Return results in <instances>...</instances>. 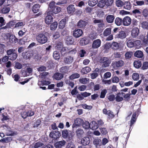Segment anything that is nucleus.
Returning <instances> with one entry per match:
<instances>
[{"label":"nucleus","instance_id":"obj_35","mask_svg":"<svg viewBox=\"0 0 148 148\" xmlns=\"http://www.w3.org/2000/svg\"><path fill=\"white\" fill-rule=\"evenodd\" d=\"M123 5L124 8L128 10H130L132 7L131 4L129 1L125 2Z\"/></svg>","mask_w":148,"mask_h":148},{"label":"nucleus","instance_id":"obj_4","mask_svg":"<svg viewBox=\"0 0 148 148\" xmlns=\"http://www.w3.org/2000/svg\"><path fill=\"white\" fill-rule=\"evenodd\" d=\"M124 64V62L122 60L112 62L111 66L114 69H117L118 68L122 66Z\"/></svg>","mask_w":148,"mask_h":148},{"label":"nucleus","instance_id":"obj_47","mask_svg":"<svg viewBox=\"0 0 148 148\" xmlns=\"http://www.w3.org/2000/svg\"><path fill=\"white\" fill-rule=\"evenodd\" d=\"M90 84L91 86H94V90L95 91L98 90L99 89L100 86L99 84L95 85L94 83L92 82H91L90 83Z\"/></svg>","mask_w":148,"mask_h":148},{"label":"nucleus","instance_id":"obj_60","mask_svg":"<svg viewBox=\"0 0 148 148\" xmlns=\"http://www.w3.org/2000/svg\"><path fill=\"white\" fill-rule=\"evenodd\" d=\"M132 77L134 80H138L139 79V75L136 73H134L132 75Z\"/></svg>","mask_w":148,"mask_h":148},{"label":"nucleus","instance_id":"obj_48","mask_svg":"<svg viewBox=\"0 0 148 148\" xmlns=\"http://www.w3.org/2000/svg\"><path fill=\"white\" fill-rule=\"evenodd\" d=\"M58 23L57 22H54L51 25L50 28L52 30H55L57 28Z\"/></svg>","mask_w":148,"mask_h":148},{"label":"nucleus","instance_id":"obj_3","mask_svg":"<svg viewBox=\"0 0 148 148\" xmlns=\"http://www.w3.org/2000/svg\"><path fill=\"white\" fill-rule=\"evenodd\" d=\"M100 62L102 64L103 67H108L111 62V60L107 57H103L101 58Z\"/></svg>","mask_w":148,"mask_h":148},{"label":"nucleus","instance_id":"obj_36","mask_svg":"<svg viewBox=\"0 0 148 148\" xmlns=\"http://www.w3.org/2000/svg\"><path fill=\"white\" fill-rule=\"evenodd\" d=\"M62 134L63 138L64 139H66L69 134V132L68 130L65 129L62 131Z\"/></svg>","mask_w":148,"mask_h":148},{"label":"nucleus","instance_id":"obj_9","mask_svg":"<svg viewBox=\"0 0 148 148\" xmlns=\"http://www.w3.org/2000/svg\"><path fill=\"white\" fill-rule=\"evenodd\" d=\"M83 33V32L82 29H77L73 31V35L75 38H78L82 36Z\"/></svg>","mask_w":148,"mask_h":148},{"label":"nucleus","instance_id":"obj_61","mask_svg":"<svg viewBox=\"0 0 148 148\" xmlns=\"http://www.w3.org/2000/svg\"><path fill=\"white\" fill-rule=\"evenodd\" d=\"M79 53L80 57L81 58H83L85 56V55L86 54V52L84 50L81 49L79 51Z\"/></svg>","mask_w":148,"mask_h":148},{"label":"nucleus","instance_id":"obj_64","mask_svg":"<svg viewBox=\"0 0 148 148\" xmlns=\"http://www.w3.org/2000/svg\"><path fill=\"white\" fill-rule=\"evenodd\" d=\"M43 145V144L41 142H38L36 143L34 145V148H38L42 147Z\"/></svg>","mask_w":148,"mask_h":148},{"label":"nucleus","instance_id":"obj_51","mask_svg":"<svg viewBox=\"0 0 148 148\" xmlns=\"http://www.w3.org/2000/svg\"><path fill=\"white\" fill-rule=\"evenodd\" d=\"M80 76L77 73H73L69 77V78L71 79L79 78Z\"/></svg>","mask_w":148,"mask_h":148},{"label":"nucleus","instance_id":"obj_29","mask_svg":"<svg viewBox=\"0 0 148 148\" xmlns=\"http://www.w3.org/2000/svg\"><path fill=\"white\" fill-rule=\"evenodd\" d=\"M89 42V40L87 38H83L81 39L79 43L81 45L83 46L87 44Z\"/></svg>","mask_w":148,"mask_h":148},{"label":"nucleus","instance_id":"obj_59","mask_svg":"<svg viewBox=\"0 0 148 148\" xmlns=\"http://www.w3.org/2000/svg\"><path fill=\"white\" fill-rule=\"evenodd\" d=\"M132 55V52H127L125 54V58L126 59H129L131 58Z\"/></svg>","mask_w":148,"mask_h":148},{"label":"nucleus","instance_id":"obj_41","mask_svg":"<svg viewBox=\"0 0 148 148\" xmlns=\"http://www.w3.org/2000/svg\"><path fill=\"white\" fill-rule=\"evenodd\" d=\"M83 127L86 129H88L89 128H90V123L87 121H85V122L83 121V123L82 124Z\"/></svg>","mask_w":148,"mask_h":148},{"label":"nucleus","instance_id":"obj_34","mask_svg":"<svg viewBox=\"0 0 148 148\" xmlns=\"http://www.w3.org/2000/svg\"><path fill=\"white\" fill-rule=\"evenodd\" d=\"M111 28H106L104 31L103 35L104 36H107L111 34Z\"/></svg>","mask_w":148,"mask_h":148},{"label":"nucleus","instance_id":"obj_23","mask_svg":"<svg viewBox=\"0 0 148 148\" xmlns=\"http://www.w3.org/2000/svg\"><path fill=\"white\" fill-rule=\"evenodd\" d=\"M99 127L97 123L95 121L90 122V128L93 130H95Z\"/></svg>","mask_w":148,"mask_h":148},{"label":"nucleus","instance_id":"obj_37","mask_svg":"<svg viewBox=\"0 0 148 148\" xmlns=\"http://www.w3.org/2000/svg\"><path fill=\"white\" fill-rule=\"evenodd\" d=\"M69 132V134L67 138V140L70 142H72V141L73 140V133L71 131H70Z\"/></svg>","mask_w":148,"mask_h":148},{"label":"nucleus","instance_id":"obj_13","mask_svg":"<svg viewBox=\"0 0 148 148\" xmlns=\"http://www.w3.org/2000/svg\"><path fill=\"white\" fill-rule=\"evenodd\" d=\"M126 36V35L125 32L122 30L119 31V33L116 35V38H120L121 39L125 38Z\"/></svg>","mask_w":148,"mask_h":148},{"label":"nucleus","instance_id":"obj_52","mask_svg":"<svg viewBox=\"0 0 148 148\" xmlns=\"http://www.w3.org/2000/svg\"><path fill=\"white\" fill-rule=\"evenodd\" d=\"M116 6L118 7H122L124 4L123 2L120 0H116Z\"/></svg>","mask_w":148,"mask_h":148},{"label":"nucleus","instance_id":"obj_11","mask_svg":"<svg viewBox=\"0 0 148 148\" xmlns=\"http://www.w3.org/2000/svg\"><path fill=\"white\" fill-rule=\"evenodd\" d=\"M101 44V41L100 39L95 40L92 42V48L93 49H97L100 46Z\"/></svg>","mask_w":148,"mask_h":148},{"label":"nucleus","instance_id":"obj_45","mask_svg":"<svg viewBox=\"0 0 148 148\" xmlns=\"http://www.w3.org/2000/svg\"><path fill=\"white\" fill-rule=\"evenodd\" d=\"M112 47L113 49H118L119 48V43L115 42H113L112 43Z\"/></svg>","mask_w":148,"mask_h":148},{"label":"nucleus","instance_id":"obj_19","mask_svg":"<svg viewBox=\"0 0 148 148\" xmlns=\"http://www.w3.org/2000/svg\"><path fill=\"white\" fill-rule=\"evenodd\" d=\"M115 18L114 16L112 15H108L106 17V21L108 23H112Z\"/></svg>","mask_w":148,"mask_h":148},{"label":"nucleus","instance_id":"obj_14","mask_svg":"<svg viewBox=\"0 0 148 148\" xmlns=\"http://www.w3.org/2000/svg\"><path fill=\"white\" fill-rule=\"evenodd\" d=\"M67 11L69 14H73L75 12V8L74 5H70L67 7Z\"/></svg>","mask_w":148,"mask_h":148},{"label":"nucleus","instance_id":"obj_12","mask_svg":"<svg viewBox=\"0 0 148 148\" xmlns=\"http://www.w3.org/2000/svg\"><path fill=\"white\" fill-rule=\"evenodd\" d=\"M48 12H47V16H46L45 19V22L48 25H49L53 22V18L52 17V15L50 14H49Z\"/></svg>","mask_w":148,"mask_h":148},{"label":"nucleus","instance_id":"obj_57","mask_svg":"<svg viewBox=\"0 0 148 148\" xmlns=\"http://www.w3.org/2000/svg\"><path fill=\"white\" fill-rule=\"evenodd\" d=\"M111 80L112 83H117L119 81V77L116 76L113 77L111 78Z\"/></svg>","mask_w":148,"mask_h":148},{"label":"nucleus","instance_id":"obj_16","mask_svg":"<svg viewBox=\"0 0 148 148\" xmlns=\"http://www.w3.org/2000/svg\"><path fill=\"white\" fill-rule=\"evenodd\" d=\"M32 56L31 53L29 51H25L22 53V56L23 58L26 59H29Z\"/></svg>","mask_w":148,"mask_h":148},{"label":"nucleus","instance_id":"obj_24","mask_svg":"<svg viewBox=\"0 0 148 148\" xmlns=\"http://www.w3.org/2000/svg\"><path fill=\"white\" fill-rule=\"evenodd\" d=\"M40 7V6L38 4L36 3L34 5L32 8V11L34 13L38 12L39 11Z\"/></svg>","mask_w":148,"mask_h":148},{"label":"nucleus","instance_id":"obj_22","mask_svg":"<svg viewBox=\"0 0 148 148\" xmlns=\"http://www.w3.org/2000/svg\"><path fill=\"white\" fill-rule=\"evenodd\" d=\"M76 133L77 136L79 138L83 136L84 132L82 129L78 128L76 130Z\"/></svg>","mask_w":148,"mask_h":148},{"label":"nucleus","instance_id":"obj_18","mask_svg":"<svg viewBox=\"0 0 148 148\" xmlns=\"http://www.w3.org/2000/svg\"><path fill=\"white\" fill-rule=\"evenodd\" d=\"M53 78L55 79L59 80L61 79L63 77V75L59 73H55L53 76Z\"/></svg>","mask_w":148,"mask_h":148},{"label":"nucleus","instance_id":"obj_2","mask_svg":"<svg viewBox=\"0 0 148 148\" xmlns=\"http://www.w3.org/2000/svg\"><path fill=\"white\" fill-rule=\"evenodd\" d=\"M7 53L8 56L9 58L12 60H16L18 56L16 50L13 49H11L8 50Z\"/></svg>","mask_w":148,"mask_h":148},{"label":"nucleus","instance_id":"obj_50","mask_svg":"<svg viewBox=\"0 0 148 148\" xmlns=\"http://www.w3.org/2000/svg\"><path fill=\"white\" fill-rule=\"evenodd\" d=\"M10 10L9 7H5L3 8L1 10V13L4 14H5L8 13Z\"/></svg>","mask_w":148,"mask_h":148},{"label":"nucleus","instance_id":"obj_33","mask_svg":"<svg viewBox=\"0 0 148 148\" xmlns=\"http://www.w3.org/2000/svg\"><path fill=\"white\" fill-rule=\"evenodd\" d=\"M134 56L138 58H142L143 56V52L140 50L136 51L134 53Z\"/></svg>","mask_w":148,"mask_h":148},{"label":"nucleus","instance_id":"obj_38","mask_svg":"<svg viewBox=\"0 0 148 148\" xmlns=\"http://www.w3.org/2000/svg\"><path fill=\"white\" fill-rule=\"evenodd\" d=\"M115 23L117 26H120L123 23V20L120 18L116 17L115 20Z\"/></svg>","mask_w":148,"mask_h":148},{"label":"nucleus","instance_id":"obj_63","mask_svg":"<svg viewBox=\"0 0 148 148\" xmlns=\"http://www.w3.org/2000/svg\"><path fill=\"white\" fill-rule=\"evenodd\" d=\"M75 145L73 142H70L67 144L66 148H75Z\"/></svg>","mask_w":148,"mask_h":148},{"label":"nucleus","instance_id":"obj_42","mask_svg":"<svg viewBox=\"0 0 148 148\" xmlns=\"http://www.w3.org/2000/svg\"><path fill=\"white\" fill-rule=\"evenodd\" d=\"M106 6L107 7L112 6L114 3V0H105Z\"/></svg>","mask_w":148,"mask_h":148},{"label":"nucleus","instance_id":"obj_58","mask_svg":"<svg viewBox=\"0 0 148 148\" xmlns=\"http://www.w3.org/2000/svg\"><path fill=\"white\" fill-rule=\"evenodd\" d=\"M63 47V43L62 42H59L58 43L56 46V47L57 49L61 50Z\"/></svg>","mask_w":148,"mask_h":148},{"label":"nucleus","instance_id":"obj_43","mask_svg":"<svg viewBox=\"0 0 148 148\" xmlns=\"http://www.w3.org/2000/svg\"><path fill=\"white\" fill-rule=\"evenodd\" d=\"M106 5L105 0H101L98 2L97 6L101 8H103Z\"/></svg>","mask_w":148,"mask_h":148},{"label":"nucleus","instance_id":"obj_44","mask_svg":"<svg viewBox=\"0 0 148 148\" xmlns=\"http://www.w3.org/2000/svg\"><path fill=\"white\" fill-rule=\"evenodd\" d=\"M53 57L55 60H57L59 59L60 58V57L59 52L56 51H54L53 53Z\"/></svg>","mask_w":148,"mask_h":148},{"label":"nucleus","instance_id":"obj_55","mask_svg":"<svg viewBox=\"0 0 148 148\" xmlns=\"http://www.w3.org/2000/svg\"><path fill=\"white\" fill-rule=\"evenodd\" d=\"M99 129L102 135H105L108 133L107 129L105 127L100 128Z\"/></svg>","mask_w":148,"mask_h":148},{"label":"nucleus","instance_id":"obj_15","mask_svg":"<svg viewBox=\"0 0 148 148\" xmlns=\"http://www.w3.org/2000/svg\"><path fill=\"white\" fill-rule=\"evenodd\" d=\"M139 32V30L137 27L134 28L132 31L131 34L133 38H136L137 37Z\"/></svg>","mask_w":148,"mask_h":148},{"label":"nucleus","instance_id":"obj_28","mask_svg":"<svg viewBox=\"0 0 148 148\" xmlns=\"http://www.w3.org/2000/svg\"><path fill=\"white\" fill-rule=\"evenodd\" d=\"M74 42V39L72 36H68L66 40V43L67 45H72Z\"/></svg>","mask_w":148,"mask_h":148},{"label":"nucleus","instance_id":"obj_62","mask_svg":"<svg viewBox=\"0 0 148 148\" xmlns=\"http://www.w3.org/2000/svg\"><path fill=\"white\" fill-rule=\"evenodd\" d=\"M15 67L16 69H20L22 68V64L18 62H16L15 63Z\"/></svg>","mask_w":148,"mask_h":148},{"label":"nucleus","instance_id":"obj_21","mask_svg":"<svg viewBox=\"0 0 148 148\" xmlns=\"http://www.w3.org/2000/svg\"><path fill=\"white\" fill-rule=\"evenodd\" d=\"M86 21L80 20L77 23V26L79 28H84L86 26Z\"/></svg>","mask_w":148,"mask_h":148},{"label":"nucleus","instance_id":"obj_53","mask_svg":"<svg viewBox=\"0 0 148 148\" xmlns=\"http://www.w3.org/2000/svg\"><path fill=\"white\" fill-rule=\"evenodd\" d=\"M137 25L138 21H137V20L134 19H133L132 21L131 26L132 27H136L137 26Z\"/></svg>","mask_w":148,"mask_h":148},{"label":"nucleus","instance_id":"obj_46","mask_svg":"<svg viewBox=\"0 0 148 148\" xmlns=\"http://www.w3.org/2000/svg\"><path fill=\"white\" fill-rule=\"evenodd\" d=\"M68 67L66 66H64L61 68L60 71L63 73H66L68 72Z\"/></svg>","mask_w":148,"mask_h":148},{"label":"nucleus","instance_id":"obj_8","mask_svg":"<svg viewBox=\"0 0 148 148\" xmlns=\"http://www.w3.org/2000/svg\"><path fill=\"white\" fill-rule=\"evenodd\" d=\"M83 120L80 118L76 119L74 121V123L72 125L73 128H77L82 125L83 123Z\"/></svg>","mask_w":148,"mask_h":148},{"label":"nucleus","instance_id":"obj_39","mask_svg":"<svg viewBox=\"0 0 148 148\" xmlns=\"http://www.w3.org/2000/svg\"><path fill=\"white\" fill-rule=\"evenodd\" d=\"M77 51V47L73 49L72 48L69 47L68 54L71 55L75 54Z\"/></svg>","mask_w":148,"mask_h":148},{"label":"nucleus","instance_id":"obj_32","mask_svg":"<svg viewBox=\"0 0 148 148\" xmlns=\"http://www.w3.org/2000/svg\"><path fill=\"white\" fill-rule=\"evenodd\" d=\"M133 64L135 68L138 69L141 67L142 64L141 61L138 60L134 61V62Z\"/></svg>","mask_w":148,"mask_h":148},{"label":"nucleus","instance_id":"obj_5","mask_svg":"<svg viewBox=\"0 0 148 148\" xmlns=\"http://www.w3.org/2000/svg\"><path fill=\"white\" fill-rule=\"evenodd\" d=\"M49 136L50 137L55 140L58 138L61 135L60 132L58 131H53L50 133Z\"/></svg>","mask_w":148,"mask_h":148},{"label":"nucleus","instance_id":"obj_26","mask_svg":"<svg viewBox=\"0 0 148 148\" xmlns=\"http://www.w3.org/2000/svg\"><path fill=\"white\" fill-rule=\"evenodd\" d=\"M65 143L66 142L64 140H63L56 142L55 144V145L57 148H61L65 145Z\"/></svg>","mask_w":148,"mask_h":148},{"label":"nucleus","instance_id":"obj_56","mask_svg":"<svg viewBox=\"0 0 148 148\" xmlns=\"http://www.w3.org/2000/svg\"><path fill=\"white\" fill-rule=\"evenodd\" d=\"M127 47L130 48H132L134 46V43L131 40H128L127 42Z\"/></svg>","mask_w":148,"mask_h":148},{"label":"nucleus","instance_id":"obj_31","mask_svg":"<svg viewBox=\"0 0 148 148\" xmlns=\"http://www.w3.org/2000/svg\"><path fill=\"white\" fill-rule=\"evenodd\" d=\"M50 83V82L49 81L43 80L39 81L38 82V84L39 86H43L49 85Z\"/></svg>","mask_w":148,"mask_h":148},{"label":"nucleus","instance_id":"obj_10","mask_svg":"<svg viewBox=\"0 0 148 148\" xmlns=\"http://www.w3.org/2000/svg\"><path fill=\"white\" fill-rule=\"evenodd\" d=\"M132 21L131 18L128 16H126L124 17L123 19V24L125 26L129 25Z\"/></svg>","mask_w":148,"mask_h":148},{"label":"nucleus","instance_id":"obj_6","mask_svg":"<svg viewBox=\"0 0 148 148\" xmlns=\"http://www.w3.org/2000/svg\"><path fill=\"white\" fill-rule=\"evenodd\" d=\"M103 112L104 114L108 115V119H111L115 116V115L112 111L110 110H107L105 108L103 109Z\"/></svg>","mask_w":148,"mask_h":148},{"label":"nucleus","instance_id":"obj_49","mask_svg":"<svg viewBox=\"0 0 148 148\" xmlns=\"http://www.w3.org/2000/svg\"><path fill=\"white\" fill-rule=\"evenodd\" d=\"M141 69L143 70L147 69H148V62L145 61L143 62L142 65Z\"/></svg>","mask_w":148,"mask_h":148},{"label":"nucleus","instance_id":"obj_25","mask_svg":"<svg viewBox=\"0 0 148 148\" xmlns=\"http://www.w3.org/2000/svg\"><path fill=\"white\" fill-rule=\"evenodd\" d=\"M32 69L30 67L27 68L25 71H23L22 74L23 75L27 76L30 73L32 72Z\"/></svg>","mask_w":148,"mask_h":148},{"label":"nucleus","instance_id":"obj_7","mask_svg":"<svg viewBox=\"0 0 148 148\" xmlns=\"http://www.w3.org/2000/svg\"><path fill=\"white\" fill-rule=\"evenodd\" d=\"M61 8L60 7L57 6L52 9H49V10L47 11L49 14L53 16L54 14L58 13L61 11Z\"/></svg>","mask_w":148,"mask_h":148},{"label":"nucleus","instance_id":"obj_40","mask_svg":"<svg viewBox=\"0 0 148 148\" xmlns=\"http://www.w3.org/2000/svg\"><path fill=\"white\" fill-rule=\"evenodd\" d=\"M98 2V0H89L88 4L90 6L93 7L95 6Z\"/></svg>","mask_w":148,"mask_h":148},{"label":"nucleus","instance_id":"obj_1","mask_svg":"<svg viewBox=\"0 0 148 148\" xmlns=\"http://www.w3.org/2000/svg\"><path fill=\"white\" fill-rule=\"evenodd\" d=\"M36 41L41 44H44L48 41L47 37L43 33H39L37 34L36 37Z\"/></svg>","mask_w":148,"mask_h":148},{"label":"nucleus","instance_id":"obj_20","mask_svg":"<svg viewBox=\"0 0 148 148\" xmlns=\"http://www.w3.org/2000/svg\"><path fill=\"white\" fill-rule=\"evenodd\" d=\"M73 60V58L71 56H68L64 58V62L66 64H70L72 63Z\"/></svg>","mask_w":148,"mask_h":148},{"label":"nucleus","instance_id":"obj_27","mask_svg":"<svg viewBox=\"0 0 148 148\" xmlns=\"http://www.w3.org/2000/svg\"><path fill=\"white\" fill-rule=\"evenodd\" d=\"M66 19L64 18L62 19L59 22L58 27L60 29H63L65 26Z\"/></svg>","mask_w":148,"mask_h":148},{"label":"nucleus","instance_id":"obj_17","mask_svg":"<svg viewBox=\"0 0 148 148\" xmlns=\"http://www.w3.org/2000/svg\"><path fill=\"white\" fill-rule=\"evenodd\" d=\"M90 142V138L88 137H84L81 140V143L84 145H88Z\"/></svg>","mask_w":148,"mask_h":148},{"label":"nucleus","instance_id":"obj_30","mask_svg":"<svg viewBox=\"0 0 148 148\" xmlns=\"http://www.w3.org/2000/svg\"><path fill=\"white\" fill-rule=\"evenodd\" d=\"M91 70V69L89 67L86 66L82 69L81 72L83 75H84L87 74Z\"/></svg>","mask_w":148,"mask_h":148},{"label":"nucleus","instance_id":"obj_54","mask_svg":"<svg viewBox=\"0 0 148 148\" xmlns=\"http://www.w3.org/2000/svg\"><path fill=\"white\" fill-rule=\"evenodd\" d=\"M93 22L95 24L100 23L98 25V27H99L103 25V24L102 23L103 22V21L101 20L95 19L93 21Z\"/></svg>","mask_w":148,"mask_h":148}]
</instances>
